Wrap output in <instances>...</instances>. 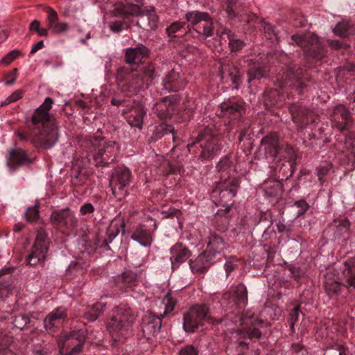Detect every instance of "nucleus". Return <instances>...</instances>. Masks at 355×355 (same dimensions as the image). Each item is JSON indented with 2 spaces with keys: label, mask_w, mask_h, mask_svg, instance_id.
<instances>
[{
  "label": "nucleus",
  "mask_w": 355,
  "mask_h": 355,
  "mask_svg": "<svg viewBox=\"0 0 355 355\" xmlns=\"http://www.w3.org/2000/svg\"><path fill=\"white\" fill-rule=\"evenodd\" d=\"M299 314L300 309L297 307H295L290 314L292 326H293L295 322L298 320Z\"/></svg>",
  "instance_id": "obj_55"
},
{
  "label": "nucleus",
  "mask_w": 355,
  "mask_h": 355,
  "mask_svg": "<svg viewBox=\"0 0 355 355\" xmlns=\"http://www.w3.org/2000/svg\"><path fill=\"white\" fill-rule=\"evenodd\" d=\"M8 343V338H3L1 336H0V349L3 350L7 348Z\"/></svg>",
  "instance_id": "obj_62"
},
{
  "label": "nucleus",
  "mask_w": 355,
  "mask_h": 355,
  "mask_svg": "<svg viewBox=\"0 0 355 355\" xmlns=\"http://www.w3.org/2000/svg\"><path fill=\"white\" fill-rule=\"evenodd\" d=\"M44 42L42 40L39 41L37 43L34 44L31 50L30 53L33 54L36 53L40 49H42L44 47Z\"/></svg>",
  "instance_id": "obj_58"
},
{
  "label": "nucleus",
  "mask_w": 355,
  "mask_h": 355,
  "mask_svg": "<svg viewBox=\"0 0 355 355\" xmlns=\"http://www.w3.org/2000/svg\"><path fill=\"white\" fill-rule=\"evenodd\" d=\"M47 27L53 34L60 35L65 33L69 28V25L65 22H60L58 15L51 8L48 9Z\"/></svg>",
  "instance_id": "obj_23"
},
{
  "label": "nucleus",
  "mask_w": 355,
  "mask_h": 355,
  "mask_svg": "<svg viewBox=\"0 0 355 355\" xmlns=\"http://www.w3.org/2000/svg\"><path fill=\"white\" fill-rule=\"evenodd\" d=\"M183 26V23L182 22H174L168 28L167 31L168 35H171L173 33H175L178 32L179 30H180L181 28Z\"/></svg>",
  "instance_id": "obj_51"
},
{
  "label": "nucleus",
  "mask_w": 355,
  "mask_h": 355,
  "mask_svg": "<svg viewBox=\"0 0 355 355\" xmlns=\"http://www.w3.org/2000/svg\"><path fill=\"white\" fill-rule=\"evenodd\" d=\"M85 264V263H82L80 261H75V262H71V264L69 265V270H71L72 268H80L81 270H83L85 266L84 265Z\"/></svg>",
  "instance_id": "obj_59"
},
{
  "label": "nucleus",
  "mask_w": 355,
  "mask_h": 355,
  "mask_svg": "<svg viewBox=\"0 0 355 355\" xmlns=\"http://www.w3.org/2000/svg\"><path fill=\"white\" fill-rule=\"evenodd\" d=\"M225 243L223 239L216 234H211L207 242L206 252L215 257L220 253L224 248Z\"/></svg>",
  "instance_id": "obj_32"
},
{
  "label": "nucleus",
  "mask_w": 355,
  "mask_h": 355,
  "mask_svg": "<svg viewBox=\"0 0 355 355\" xmlns=\"http://www.w3.org/2000/svg\"><path fill=\"white\" fill-rule=\"evenodd\" d=\"M170 253V260L173 269L185 262L191 256L190 251L179 243L171 248Z\"/></svg>",
  "instance_id": "obj_24"
},
{
  "label": "nucleus",
  "mask_w": 355,
  "mask_h": 355,
  "mask_svg": "<svg viewBox=\"0 0 355 355\" xmlns=\"http://www.w3.org/2000/svg\"><path fill=\"white\" fill-rule=\"evenodd\" d=\"M22 97V92L21 90H17L13 92L11 95H10L6 100L5 104H8L10 103H13L20 99Z\"/></svg>",
  "instance_id": "obj_48"
},
{
  "label": "nucleus",
  "mask_w": 355,
  "mask_h": 355,
  "mask_svg": "<svg viewBox=\"0 0 355 355\" xmlns=\"http://www.w3.org/2000/svg\"><path fill=\"white\" fill-rule=\"evenodd\" d=\"M176 100L177 98L174 96L162 98L154 105L153 110L155 113L161 119L171 116L176 111Z\"/></svg>",
  "instance_id": "obj_18"
},
{
  "label": "nucleus",
  "mask_w": 355,
  "mask_h": 355,
  "mask_svg": "<svg viewBox=\"0 0 355 355\" xmlns=\"http://www.w3.org/2000/svg\"><path fill=\"white\" fill-rule=\"evenodd\" d=\"M290 110L295 123L302 125H306L309 123V114L304 109L297 105H293L291 107Z\"/></svg>",
  "instance_id": "obj_34"
},
{
  "label": "nucleus",
  "mask_w": 355,
  "mask_h": 355,
  "mask_svg": "<svg viewBox=\"0 0 355 355\" xmlns=\"http://www.w3.org/2000/svg\"><path fill=\"white\" fill-rule=\"evenodd\" d=\"M136 317L134 311L127 304L116 307L107 326L112 338L116 340L125 338L129 334Z\"/></svg>",
  "instance_id": "obj_4"
},
{
  "label": "nucleus",
  "mask_w": 355,
  "mask_h": 355,
  "mask_svg": "<svg viewBox=\"0 0 355 355\" xmlns=\"http://www.w3.org/2000/svg\"><path fill=\"white\" fill-rule=\"evenodd\" d=\"M345 268L348 273L355 270V257L345 261Z\"/></svg>",
  "instance_id": "obj_54"
},
{
  "label": "nucleus",
  "mask_w": 355,
  "mask_h": 355,
  "mask_svg": "<svg viewBox=\"0 0 355 355\" xmlns=\"http://www.w3.org/2000/svg\"><path fill=\"white\" fill-rule=\"evenodd\" d=\"M26 218L29 222H33L39 217V211L36 207H28L24 213Z\"/></svg>",
  "instance_id": "obj_45"
},
{
  "label": "nucleus",
  "mask_w": 355,
  "mask_h": 355,
  "mask_svg": "<svg viewBox=\"0 0 355 355\" xmlns=\"http://www.w3.org/2000/svg\"><path fill=\"white\" fill-rule=\"evenodd\" d=\"M261 148H263L267 157L272 159H291L293 155V150L291 147H280L279 146L278 137L276 134H270L265 137L261 141Z\"/></svg>",
  "instance_id": "obj_10"
},
{
  "label": "nucleus",
  "mask_w": 355,
  "mask_h": 355,
  "mask_svg": "<svg viewBox=\"0 0 355 355\" xmlns=\"http://www.w3.org/2000/svg\"><path fill=\"white\" fill-rule=\"evenodd\" d=\"M91 144L94 149L88 154V159H92L96 166H105L114 160L119 150V146L115 141L99 140L95 137L91 141Z\"/></svg>",
  "instance_id": "obj_6"
},
{
  "label": "nucleus",
  "mask_w": 355,
  "mask_h": 355,
  "mask_svg": "<svg viewBox=\"0 0 355 355\" xmlns=\"http://www.w3.org/2000/svg\"><path fill=\"white\" fill-rule=\"evenodd\" d=\"M131 239L143 247H150L153 243V234L150 231L141 227L137 228L132 234Z\"/></svg>",
  "instance_id": "obj_29"
},
{
  "label": "nucleus",
  "mask_w": 355,
  "mask_h": 355,
  "mask_svg": "<svg viewBox=\"0 0 355 355\" xmlns=\"http://www.w3.org/2000/svg\"><path fill=\"white\" fill-rule=\"evenodd\" d=\"M291 40L297 45L304 48L306 55L316 60H320L324 56V51L318 37L314 33H309L305 36L293 35Z\"/></svg>",
  "instance_id": "obj_11"
},
{
  "label": "nucleus",
  "mask_w": 355,
  "mask_h": 355,
  "mask_svg": "<svg viewBox=\"0 0 355 355\" xmlns=\"http://www.w3.org/2000/svg\"><path fill=\"white\" fill-rule=\"evenodd\" d=\"M295 206H296L297 208H299V210L297 211L298 215L303 214L308 209L309 205L304 200H300L295 202Z\"/></svg>",
  "instance_id": "obj_49"
},
{
  "label": "nucleus",
  "mask_w": 355,
  "mask_h": 355,
  "mask_svg": "<svg viewBox=\"0 0 355 355\" xmlns=\"http://www.w3.org/2000/svg\"><path fill=\"white\" fill-rule=\"evenodd\" d=\"M30 30L37 31L40 28V23L37 20L33 21L30 24Z\"/></svg>",
  "instance_id": "obj_60"
},
{
  "label": "nucleus",
  "mask_w": 355,
  "mask_h": 355,
  "mask_svg": "<svg viewBox=\"0 0 355 355\" xmlns=\"http://www.w3.org/2000/svg\"><path fill=\"white\" fill-rule=\"evenodd\" d=\"M227 71L229 72V76L230 80L232 81L234 84L238 85L241 83V75L239 70L235 67L225 66V68L223 69V76L225 75V71ZM237 89V86L235 87Z\"/></svg>",
  "instance_id": "obj_40"
},
{
  "label": "nucleus",
  "mask_w": 355,
  "mask_h": 355,
  "mask_svg": "<svg viewBox=\"0 0 355 355\" xmlns=\"http://www.w3.org/2000/svg\"><path fill=\"white\" fill-rule=\"evenodd\" d=\"M30 322V318L24 315H17L13 320L15 327L18 329H23L25 326Z\"/></svg>",
  "instance_id": "obj_43"
},
{
  "label": "nucleus",
  "mask_w": 355,
  "mask_h": 355,
  "mask_svg": "<svg viewBox=\"0 0 355 355\" xmlns=\"http://www.w3.org/2000/svg\"><path fill=\"white\" fill-rule=\"evenodd\" d=\"M331 168V164H329L328 163H324L323 164H320L315 169L316 175H318V179L321 182V183L323 182H322L323 177L329 173Z\"/></svg>",
  "instance_id": "obj_44"
},
{
  "label": "nucleus",
  "mask_w": 355,
  "mask_h": 355,
  "mask_svg": "<svg viewBox=\"0 0 355 355\" xmlns=\"http://www.w3.org/2000/svg\"><path fill=\"white\" fill-rule=\"evenodd\" d=\"M189 33L191 29L198 35L209 37L212 35V21L208 14L200 11H190L186 14Z\"/></svg>",
  "instance_id": "obj_9"
},
{
  "label": "nucleus",
  "mask_w": 355,
  "mask_h": 355,
  "mask_svg": "<svg viewBox=\"0 0 355 355\" xmlns=\"http://www.w3.org/2000/svg\"><path fill=\"white\" fill-rule=\"evenodd\" d=\"M200 147V157L202 159H207L220 150L218 139L214 136L210 129H205L199 134L194 142L189 144L187 148L189 151H192L193 148Z\"/></svg>",
  "instance_id": "obj_7"
},
{
  "label": "nucleus",
  "mask_w": 355,
  "mask_h": 355,
  "mask_svg": "<svg viewBox=\"0 0 355 355\" xmlns=\"http://www.w3.org/2000/svg\"><path fill=\"white\" fill-rule=\"evenodd\" d=\"M154 77L155 70L152 65L145 67L141 73L132 71L127 67H121L117 71L116 81L123 90L133 92L152 83Z\"/></svg>",
  "instance_id": "obj_3"
},
{
  "label": "nucleus",
  "mask_w": 355,
  "mask_h": 355,
  "mask_svg": "<svg viewBox=\"0 0 355 355\" xmlns=\"http://www.w3.org/2000/svg\"><path fill=\"white\" fill-rule=\"evenodd\" d=\"M218 172L220 173V181L212 191L213 198H219L225 211H230L231 207L227 204L232 201L236 196L239 187V180L235 177L236 170L228 157L222 159L217 165Z\"/></svg>",
  "instance_id": "obj_2"
},
{
  "label": "nucleus",
  "mask_w": 355,
  "mask_h": 355,
  "mask_svg": "<svg viewBox=\"0 0 355 355\" xmlns=\"http://www.w3.org/2000/svg\"><path fill=\"white\" fill-rule=\"evenodd\" d=\"M174 128L171 125L164 123L160 124L159 125L157 126L155 128V130H154L153 139L157 140L163 137L164 135L169 133H171L173 135V138L174 139Z\"/></svg>",
  "instance_id": "obj_38"
},
{
  "label": "nucleus",
  "mask_w": 355,
  "mask_h": 355,
  "mask_svg": "<svg viewBox=\"0 0 355 355\" xmlns=\"http://www.w3.org/2000/svg\"><path fill=\"white\" fill-rule=\"evenodd\" d=\"M333 31L335 35L345 37L355 34V26L349 21H342L338 23Z\"/></svg>",
  "instance_id": "obj_35"
},
{
  "label": "nucleus",
  "mask_w": 355,
  "mask_h": 355,
  "mask_svg": "<svg viewBox=\"0 0 355 355\" xmlns=\"http://www.w3.org/2000/svg\"><path fill=\"white\" fill-rule=\"evenodd\" d=\"M331 121L338 129L341 131L347 130L351 123V115L349 110L343 105L334 106Z\"/></svg>",
  "instance_id": "obj_19"
},
{
  "label": "nucleus",
  "mask_w": 355,
  "mask_h": 355,
  "mask_svg": "<svg viewBox=\"0 0 355 355\" xmlns=\"http://www.w3.org/2000/svg\"><path fill=\"white\" fill-rule=\"evenodd\" d=\"M17 74H18L17 69H15L13 70L12 73L9 74L7 76V78H6L7 80L5 84L6 85H10L13 84L17 78Z\"/></svg>",
  "instance_id": "obj_53"
},
{
  "label": "nucleus",
  "mask_w": 355,
  "mask_h": 355,
  "mask_svg": "<svg viewBox=\"0 0 355 355\" xmlns=\"http://www.w3.org/2000/svg\"><path fill=\"white\" fill-rule=\"evenodd\" d=\"M50 30L47 27V28H40L36 32L40 36L46 37L49 35Z\"/></svg>",
  "instance_id": "obj_61"
},
{
  "label": "nucleus",
  "mask_w": 355,
  "mask_h": 355,
  "mask_svg": "<svg viewBox=\"0 0 355 355\" xmlns=\"http://www.w3.org/2000/svg\"><path fill=\"white\" fill-rule=\"evenodd\" d=\"M222 37L223 35H226L229 40V46L232 51L236 52L240 51L244 46V42L238 39L232 38L227 29H225L221 33H217Z\"/></svg>",
  "instance_id": "obj_39"
},
{
  "label": "nucleus",
  "mask_w": 355,
  "mask_h": 355,
  "mask_svg": "<svg viewBox=\"0 0 355 355\" xmlns=\"http://www.w3.org/2000/svg\"><path fill=\"white\" fill-rule=\"evenodd\" d=\"M226 12L230 19L238 17L241 21L250 22L251 18L254 16H250L244 11L243 6L238 3V0H227Z\"/></svg>",
  "instance_id": "obj_25"
},
{
  "label": "nucleus",
  "mask_w": 355,
  "mask_h": 355,
  "mask_svg": "<svg viewBox=\"0 0 355 355\" xmlns=\"http://www.w3.org/2000/svg\"><path fill=\"white\" fill-rule=\"evenodd\" d=\"M161 318L150 313H147L142 321V333L147 340L150 341L157 336L161 328Z\"/></svg>",
  "instance_id": "obj_17"
},
{
  "label": "nucleus",
  "mask_w": 355,
  "mask_h": 355,
  "mask_svg": "<svg viewBox=\"0 0 355 355\" xmlns=\"http://www.w3.org/2000/svg\"><path fill=\"white\" fill-rule=\"evenodd\" d=\"M67 310L60 306L50 312L44 320V326L49 334H53L67 319Z\"/></svg>",
  "instance_id": "obj_16"
},
{
  "label": "nucleus",
  "mask_w": 355,
  "mask_h": 355,
  "mask_svg": "<svg viewBox=\"0 0 355 355\" xmlns=\"http://www.w3.org/2000/svg\"><path fill=\"white\" fill-rule=\"evenodd\" d=\"M242 328L239 330L243 337H248L250 339H258L261 336L258 327L261 323L254 318H242L240 319Z\"/></svg>",
  "instance_id": "obj_21"
},
{
  "label": "nucleus",
  "mask_w": 355,
  "mask_h": 355,
  "mask_svg": "<svg viewBox=\"0 0 355 355\" xmlns=\"http://www.w3.org/2000/svg\"><path fill=\"white\" fill-rule=\"evenodd\" d=\"M53 103L51 98H46L31 117L33 128L31 130V143L39 149L52 148L60 137L58 125L51 119L49 114Z\"/></svg>",
  "instance_id": "obj_1"
},
{
  "label": "nucleus",
  "mask_w": 355,
  "mask_h": 355,
  "mask_svg": "<svg viewBox=\"0 0 355 355\" xmlns=\"http://www.w3.org/2000/svg\"><path fill=\"white\" fill-rule=\"evenodd\" d=\"M162 85L166 92H177L184 87V80L179 71L173 69L163 79Z\"/></svg>",
  "instance_id": "obj_22"
},
{
  "label": "nucleus",
  "mask_w": 355,
  "mask_h": 355,
  "mask_svg": "<svg viewBox=\"0 0 355 355\" xmlns=\"http://www.w3.org/2000/svg\"><path fill=\"white\" fill-rule=\"evenodd\" d=\"M94 211V208L91 203H86L83 205L80 209V212L82 215L92 214Z\"/></svg>",
  "instance_id": "obj_52"
},
{
  "label": "nucleus",
  "mask_w": 355,
  "mask_h": 355,
  "mask_svg": "<svg viewBox=\"0 0 355 355\" xmlns=\"http://www.w3.org/2000/svg\"><path fill=\"white\" fill-rule=\"evenodd\" d=\"M48 243L46 234L43 231H39L31 252L26 259L27 263L35 266L43 261L48 251Z\"/></svg>",
  "instance_id": "obj_14"
},
{
  "label": "nucleus",
  "mask_w": 355,
  "mask_h": 355,
  "mask_svg": "<svg viewBox=\"0 0 355 355\" xmlns=\"http://www.w3.org/2000/svg\"><path fill=\"white\" fill-rule=\"evenodd\" d=\"M347 283L349 287H353L355 289V275L352 277H348Z\"/></svg>",
  "instance_id": "obj_63"
},
{
  "label": "nucleus",
  "mask_w": 355,
  "mask_h": 355,
  "mask_svg": "<svg viewBox=\"0 0 355 355\" xmlns=\"http://www.w3.org/2000/svg\"><path fill=\"white\" fill-rule=\"evenodd\" d=\"M105 307V303L103 302H98L91 306H89L85 311V316L90 321H94L103 311Z\"/></svg>",
  "instance_id": "obj_37"
},
{
  "label": "nucleus",
  "mask_w": 355,
  "mask_h": 355,
  "mask_svg": "<svg viewBox=\"0 0 355 355\" xmlns=\"http://www.w3.org/2000/svg\"><path fill=\"white\" fill-rule=\"evenodd\" d=\"M110 27L114 33H119L123 29L124 24L121 21H116L111 23Z\"/></svg>",
  "instance_id": "obj_50"
},
{
  "label": "nucleus",
  "mask_w": 355,
  "mask_h": 355,
  "mask_svg": "<svg viewBox=\"0 0 355 355\" xmlns=\"http://www.w3.org/2000/svg\"><path fill=\"white\" fill-rule=\"evenodd\" d=\"M211 320L205 305H196L184 315L183 327L186 331L194 332L205 321Z\"/></svg>",
  "instance_id": "obj_12"
},
{
  "label": "nucleus",
  "mask_w": 355,
  "mask_h": 355,
  "mask_svg": "<svg viewBox=\"0 0 355 355\" xmlns=\"http://www.w3.org/2000/svg\"><path fill=\"white\" fill-rule=\"evenodd\" d=\"M224 267L227 273V276H228L229 274L234 270L236 266L231 261H226Z\"/></svg>",
  "instance_id": "obj_57"
},
{
  "label": "nucleus",
  "mask_w": 355,
  "mask_h": 355,
  "mask_svg": "<svg viewBox=\"0 0 355 355\" xmlns=\"http://www.w3.org/2000/svg\"><path fill=\"white\" fill-rule=\"evenodd\" d=\"M214 257L205 251L200 254L193 261L191 262L190 268L193 272H203L213 263Z\"/></svg>",
  "instance_id": "obj_26"
},
{
  "label": "nucleus",
  "mask_w": 355,
  "mask_h": 355,
  "mask_svg": "<svg viewBox=\"0 0 355 355\" xmlns=\"http://www.w3.org/2000/svg\"><path fill=\"white\" fill-rule=\"evenodd\" d=\"M16 134L19 137V139L22 141H29L31 142V135L28 137L25 134L21 132H16Z\"/></svg>",
  "instance_id": "obj_64"
},
{
  "label": "nucleus",
  "mask_w": 355,
  "mask_h": 355,
  "mask_svg": "<svg viewBox=\"0 0 355 355\" xmlns=\"http://www.w3.org/2000/svg\"><path fill=\"white\" fill-rule=\"evenodd\" d=\"M51 222L53 225L64 227L67 229L75 228L78 225V220L69 209L55 210L51 214Z\"/></svg>",
  "instance_id": "obj_15"
},
{
  "label": "nucleus",
  "mask_w": 355,
  "mask_h": 355,
  "mask_svg": "<svg viewBox=\"0 0 355 355\" xmlns=\"http://www.w3.org/2000/svg\"><path fill=\"white\" fill-rule=\"evenodd\" d=\"M19 51L12 50L1 59V62L4 64H8L17 58L19 55Z\"/></svg>",
  "instance_id": "obj_46"
},
{
  "label": "nucleus",
  "mask_w": 355,
  "mask_h": 355,
  "mask_svg": "<svg viewBox=\"0 0 355 355\" xmlns=\"http://www.w3.org/2000/svg\"><path fill=\"white\" fill-rule=\"evenodd\" d=\"M220 110L224 116L232 115L233 119H236L241 116L243 105L235 101L223 102L220 104Z\"/></svg>",
  "instance_id": "obj_31"
},
{
  "label": "nucleus",
  "mask_w": 355,
  "mask_h": 355,
  "mask_svg": "<svg viewBox=\"0 0 355 355\" xmlns=\"http://www.w3.org/2000/svg\"><path fill=\"white\" fill-rule=\"evenodd\" d=\"M179 354L180 355H198V351L193 345H187L180 349Z\"/></svg>",
  "instance_id": "obj_47"
},
{
  "label": "nucleus",
  "mask_w": 355,
  "mask_h": 355,
  "mask_svg": "<svg viewBox=\"0 0 355 355\" xmlns=\"http://www.w3.org/2000/svg\"><path fill=\"white\" fill-rule=\"evenodd\" d=\"M131 172L125 166L116 168L111 176L110 185L112 193L119 198L124 196V189L128 187L130 182Z\"/></svg>",
  "instance_id": "obj_13"
},
{
  "label": "nucleus",
  "mask_w": 355,
  "mask_h": 355,
  "mask_svg": "<svg viewBox=\"0 0 355 355\" xmlns=\"http://www.w3.org/2000/svg\"><path fill=\"white\" fill-rule=\"evenodd\" d=\"M148 55V50L144 45H139L135 48H130L126 50L125 60L127 62L139 63L141 60L147 58Z\"/></svg>",
  "instance_id": "obj_27"
},
{
  "label": "nucleus",
  "mask_w": 355,
  "mask_h": 355,
  "mask_svg": "<svg viewBox=\"0 0 355 355\" xmlns=\"http://www.w3.org/2000/svg\"><path fill=\"white\" fill-rule=\"evenodd\" d=\"M146 115L144 107L139 104L130 110V115L128 117V122L132 127L139 129L142 128L144 117Z\"/></svg>",
  "instance_id": "obj_28"
},
{
  "label": "nucleus",
  "mask_w": 355,
  "mask_h": 355,
  "mask_svg": "<svg viewBox=\"0 0 355 355\" xmlns=\"http://www.w3.org/2000/svg\"><path fill=\"white\" fill-rule=\"evenodd\" d=\"M29 159L26 153L22 149H16L10 152L8 160V166L10 168H15L18 166L28 163Z\"/></svg>",
  "instance_id": "obj_30"
},
{
  "label": "nucleus",
  "mask_w": 355,
  "mask_h": 355,
  "mask_svg": "<svg viewBox=\"0 0 355 355\" xmlns=\"http://www.w3.org/2000/svg\"><path fill=\"white\" fill-rule=\"evenodd\" d=\"M136 277H135L134 274L131 272L123 273V276L122 277V279L129 284H131L135 280Z\"/></svg>",
  "instance_id": "obj_56"
},
{
  "label": "nucleus",
  "mask_w": 355,
  "mask_h": 355,
  "mask_svg": "<svg viewBox=\"0 0 355 355\" xmlns=\"http://www.w3.org/2000/svg\"><path fill=\"white\" fill-rule=\"evenodd\" d=\"M263 28L265 36L267 39L270 40L272 43H275V42L277 41V34L274 31L272 26L270 24L263 22Z\"/></svg>",
  "instance_id": "obj_42"
},
{
  "label": "nucleus",
  "mask_w": 355,
  "mask_h": 355,
  "mask_svg": "<svg viewBox=\"0 0 355 355\" xmlns=\"http://www.w3.org/2000/svg\"><path fill=\"white\" fill-rule=\"evenodd\" d=\"M113 12L116 16L137 17V25L144 30H154L157 27L158 17L153 7L141 8L136 4L117 3L114 5Z\"/></svg>",
  "instance_id": "obj_5"
},
{
  "label": "nucleus",
  "mask_w": 355,
  "mask_h": 355,
  "mask_svg": "<svg viewBox=\"0 0 355 355\" xmlns=\"http://www.w3.org/2000/svg\"><path fill=\"white\" fill-rule=\"evenodd\" d=\"M87 171L85 167L81 166V162L76 161L71 169V178L74 184H79L87 178Z\"/></svg>",
  "instance_id": "obj_33"
},
{
  "label": "nucleus",
  "mask_w": 355,
  "mask_h": 355,
  "mask_svg": "<svg viewBox=\"0 0 355 355\" xmlns=\"http://www.w3.org/2000/svg\"><path fill=\"white\" fill-rule=\"evenodd\" d=\"M243 64L241 62L240 65L242 68L247 69L248 83L252 82L255 79H260L264 77L267 71L264 67H262L258 62L257 58H246L243 60Z\"/></svg>",
  "instance_id": "obj_20"
},
{
  "label": "nucleus",
  "mask_w": 355,
  "mask_h": 355,
  "mask_svg": "<svg viewBox=\"0 0 355 355\" xmlns=\"http://www.w3.org/2000/svg\"><path fill=\"white\" fill-rule=\"evenodd\" d=\"M324 288L329 294H336L340 290V283L338 277H332L331 274L328 272L324 277Z\"/></svg>",
  "instance_id": "obj_36"
},
{
  "label": "nucleus",
  "mask_w": 355,
  "mask_h": 355,
  "mask_svg": "<svg viewBox=\"0 0 355 355\" xmlns=\"http://www.w3.org/2000/svg\"><path fill=\"white\" fill-rule=\"evenodd\" d=\"M162 303L164 305V313L171 312L175 307L176 300L168 293L162 300Z\"/></svg>",
  "instance_id": "obj_41"
},
{
  "label": "nucleus",
  "mask_w": 355,
  "mask_h": 355,
  "mask_svg": "<svg viewBox=\"0 0 355 355\" xmlns=\"http://www.w3.org/2000/svg\"><path fill=\"white\" fill-rule=\"evenodd\" d=\"M85 339V331L80 329L60 336L58 343L62 355H76L80 352Z\"/></svg>",
  "instance_id": "obj_8"
}]
</instances>
